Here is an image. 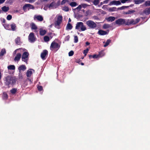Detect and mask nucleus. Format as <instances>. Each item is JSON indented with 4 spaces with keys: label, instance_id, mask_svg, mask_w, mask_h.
Instances as JSON below:
<instances>
[{
    "label": "nucleus",
    "instance_id": "50",
    "mask_svg": "<svg viewBox=\"0 0 150 150\" xmlns=\"http://www.w3.org/2000/svg\"><path fill=\"white\" fill-rule=\"evenodd\" d=\"M70 38V36L69 35H67L66 36L65 38H64V40L65 41H68L69 40Z\"/></svg>",
    "mask_w": 150,
    "mask_h": 150
},
{
    "label": "nucleus",
    "instance_id": "5",
    "mask_svg": "<svg viewBox=\"0 0 150 150\" xmlns=\"http://www.w3.org/2000/svg\"><path fill=\"white\" fill-rule=\"evenodd\" d=\"M75 29L79 31H80V29L81 31H84L86 30V27L84 25L83 23L82 22H77L76 24Z\"/></svg>",
    "mask_w": 150,
    "mask_h": 150
},
{
    "label": "nucleus",
    "instance_id": "52",
    "mask_svg": "<svg viewBox=\"0 0 150 150\" xmlns=\"http://www.w3.org/2000/svg\"><path fill=\"white\" fill-rule=\"evenodd\" d=\"M1 21L2 22V25H3V24H6V21L5 19L4 18H2L1 20Z\"/></svg>",
    "mask_w": 150,
    "mask_h": 150
},
{
    "label": "nucleus",
    "instance_id": "37",
    "mask_svg": "<svg viewBox=\"0 0 150 150\" xmlns=\"http://www.w3.org/2000/svg\"><path fill=\"white\" fill-rule=\"evenodd\" d=\"M135 12V11L134 10H128L127 11L125 12L124 13V14H128L132 13H134Z\"/></svg>",
    "mask_w": 150,
    "mask_h": 150
},
{
    "label": "nucleus",
    "instance_id": "55",
    "mask_svg": "<svg viewBox=\"0 0 150 150\" xmlns=\"http://www.w3.org/2000/svg\"><path fill=\"white\" fill-rule=\"evenodd\" d=\"M68 1V0H63L61 4L62 5L64 4L66 2Z\"/></svg>",
    "mask_w": 150,
    "mask_h": 150
},
{
    "label": "nucleus",
    "instance_id": "23",
    "mask_svg": "<svg viewBox=\"0 0 150 150\" xmlns=\"http://www.w3.org/2000/svg\"><path fill=\"white\" fill-rule=\"evenodd\" d=\"M49 7V8L50 9H53L54 8V6L55 5V3L54 2H52L50 4H47Z\"/></svg>",
    "mask_w": 150,
    "mask_h": 150
},
{
    "label": "nucleus",
    "instance_id": "31",
    "mask_svg": "<svg viewBox=\"0 0 150 150\" xmlns=\"http://www.w3.org/2000/svg\"><path fill=\"white\" fill-rule=\"evenodd\" d=\"M32 71L31 70V69L30 70H28L27 71V72L26 73V76L28 77H30L31 76V75L32 74Z\"/></svg>",
    "mask_w": 150,
    "mask_h": 150
},
{
    "label": "nucleus",
    "instance_id": "25",
    "mask_svg": "<svg viewBox=\"0 0 150 150\" xmlns=\"http://www.w3.org/2000/svg\"><path fill=\"white\" fill-rule=\"evenodd\" d=\"M46 31L45 30H43L42 29H40V34L41 35L43 36L46 33Z\"/></svg>",
    "mask_w": 150,
    "mask_h": 150
},
{
    "label": "nucleus",
    "instance_id": "30",
    "mask_svg": "<svg viewBox=\"0 0 150 150\" xmlns=\"http://www.w3.org/2000/svg\"><path fill=\"white\" fill-rule=\"evenodd\" d=\"M8 96L7 93L6 92H4L3 93L2 98L3 99L6 100L8 98Z\"/></svg>",
    "mask_w": 150,
    "mask_h": 150
},
{
    "label": "nucleus",
    "instance_id": "49",
    "mask_svg": "<svg viewBox=\"0 0 150 150\" xmlns=\"http://www.w3.org/2000/svg\"><path fill=\"white\" fill-rule=\"evenodd\" d=\"M89 50L88 48H87L86 50H84L83 51V53L85 55H86V54L88 53V51Z\"/></svg>",
    "mask_w": 150,
    "mask_h": 150
},
{
    "label": "nucleus",
    "instance_id": "6",
    "mask_svg": "<svg viewBox=\"0 0 150 150\" xmlns=\"http://www.w3.org/2000/svg\"><path fill=\"white\" fill-rule=\"evenodd\" d=\"M62 16L61 15L58 17L57 21L54 22V26L56 28L58 29H60L59 26L62 22Z\"/></svg>",
    "mask_w": 150,
    "mask_h": 150
},
{
    "label": "nucleus",
    "instance_id": "35",
    "mask_svg": "<svg viewBox=\"0 0 150 150\" xmlns=\"http://www.w3.org/2000/svg\"><path fill=\"white\" fill-rule=\"evenodd\" d=\"M100 0H93L92 2L93 4L95 6H97L99 3Z\"/></svg>",
    "mask_w": 150,
    "mask_h": 150
},
{
    "label": "nucleus",
    "instance_id": "36",
    "mask_svg": "<svg viewBox=\"0 0 150 150\" xmlns=\"http://www.w3.org/2000/svg\"><path fill=\"white\" fill-rule=\"evenodd\" d=\"M17 91V89L16 88H12L10 91V92L13 94H15Z\"/></svg>",
    "mask_w": 150,
    "mask_h": 150
},
{
    "label": "nucleus",
    "instance_id": "27",
    "mask_svg": "<svg viewBox=\"0 0 150 150\" xmlns=\"http://www.w3.org/2000/svg\"><path fill=\"white\" fill-rule=\"evenodd\" d=\"M115 19V18L113 16H110L107 19V21L108 22H112L114 21Z\"/></svg>",
    "mask_w": 150,
    "mask_h": 150
},
{
    "label": "nucleus",
    "instance_id": "60",
    "mask_svg": "<svg viewBox=\"0 0 150 150\" xmlns=\"http://www.w3.org/2000/svg\"><path fill=\"white\" fill-rule=\"evenodd\" d=\"M110 0H105L103 1V3H104V4H107Z\"/></svg>",
    "mask_w": 150,
    "mask_h": 150
},
{
    "label": "nucleus",
    "instance_id": "18",
    "mask_svg": "<svg viewBox=\"0 0 150 150\" xmlns=\"http://www.w3.org/2000/svg\"><path fill=\"white\" fill-rule=\"evenodd\" d=\"M108 11L110 12H112L115 11H118V8H117L116 7H112L109 8L107 9Z\"/></svg>",
    "mask_w": 150,
    "mask_h": 150
},
{
    "label": "nucleus",
    "instance_id": "10",
    "mask_svg": "<svg viewBox=\"0 0 150 150\" xmlns=\"http://www.w3.org/2000/svg\"><path fill=\"white\" fill-rule=\"evenodd\" d=\"M48 54V51L46 50H44L41 52L40 57L43 60H45Z\"/></svg>",
    "mask_w": 150,
    "mask_h": 150
},
{
    "label": "nucleus",
    "instance_id": "43",
    "mask_svg": "<svg viewBox=\"0 0 150 150\" xmlns=\"http://www.w3.org/2000/svg\"><path fill=\"white\" fill-rule=\"evenodd\" d=\"M144 4L146 6H150V1H146Z\"/></svg>",
    "mask_w": 150,
    "mask_h": 150
},
{
    "label": "nucleus",
    "instance_id": "28",
    "mask_svg": "<svg viewBox=\"0 0 150 150\" xmlns=\"http://www.w3.org/2000/svg\"><path fill=\"white\" fill-rule=\"evenodd\" d=\"M6 53V50L5 49H2L0 52V56L1 57L3 56Z\"/></svg>",
    "mask_w": 150,
    "mask_h": 150
},
{
    "label": "nucleus",
    "instance_id": "33",
    "mask_svg": "<svg viewBox=\"0 0 150 150\" xmlns=\"http://www.w3.org/2000/svg\"><path fill=\"white\" fill-rule=\"evenodd\" d=\"M2 10L5 12H7L9 9V8L8 7L6 6H4L1 8Z\"/></svg>",
    "mask_w": 150,
    "mask_h": 150
},
{
    "label": "nucleus",
    "instance_id": "24",
    "mask_svg": "<svg viewBox=\"0 0 150 150\" xmlns=\"http://www.w3.org/2000/svg\"><path fill=\"white\" fill-rule=\"evenodd\" d=\"M73 27V26L71 24L69 23H68L67 24L66 29L67 30H71Z\"/></svg>",
    "mask_w": 150,
    "mask_h": 150
},
{
    "label": "nucleus",
    "instance_id": "39",
    "mask_svg": "<svg viewBox=\"0 0 150 150\" xmlns=\"http://www.w3.org/2000/svg\"><path fill=\"white\" fill-rule=\"evenodd\" d=\"M69 5L71 7H75L77 5V3L75 2H71L70 3Z\"/></svg>",
    "mask_w": 150,
    "mask_h": 150
},
{
    "label": "nucleus",
    "instance_id": "62",
    "mask_svg": "<svg viewBox=\"0 0 150 150\" xmlns=\"http://www.w3.org/2000/svg\"><path fill=\"white\" fill-rule=\"evenodd\" d=\"M77 62L79 64H81L82 65H84L83 63L82 62L80 61H79L78 62Z\"/></svg>",
    "mask_w": 150,
    "mask_h": 150
},
{
    "label": "nucleus",
    "instance_id": "29",
    "mask_svg": "<svg viewBox=\"0 0 150 150\" xmlns=\"http://www.w3.org/2000/svg\"><path fill=\"white\" fill-rule=\"evenodd\" d=\"M132 7V6H131V5H130L129 6H123L121 7L118 8V10H123L125 8H129V7Z\"/></svg>",
    "mask_w": 150,
    "mask_h": 150
},
{
    "label": "nucleus",
    "instance_id": "38",
    "mask_svg": "<svg viewBox=\"0 0 150 150\" xmlns=\"http://www.w3.org/2000/svg\"><path fill=\"white\" fill-rule=\"evenodd\" d=\"M111 41V40H110V39H108L107 40L106 42H105V45H104V47H106L108 46L110 43V42Z\"/></svg>",
    "mask_w": 150,
    "mask_h": 150
},
{
    "label": "nucleus",
    "instance_id": "53",
    "mask_svg": "<svg viewBox=\"0 0 150 150\" xmlns=\"http://www.w3.org/2000/svg\"><path fill=\"white\" fill-rule=\"evenodd\" d=\"M36 0H25V1L29 3H33L35 2Z\"/></svg>",
    "mask_w": 150,
    "mask_h": 150
},
{
    "label": "nucleus",
    "instance_id": "13",
    "mask_svg": "<svg viewBox=\"0 0 150 150\" xmlns=\"http://www.w3.org/2000/svg\"><path fill=\"white\" fill-rule=\"evenodd\" d=\"M101 53H99L98 54H95L93 55H90L89 56L90 59H98L103 57V55H101Z\"/></svg>",
    "mask_w": 150,
    "mask_h": 150
},
{
    "label": "nucleus",
    "instance_id": "34",
    "mask_svg": "<svg viewBox=\"0 0 150 150\" xmlns=\"http://www.w3.org/2000/svg\"><path fill=\"white\" fill-rule=\"evenodd\" d=\"M111 27L110 25L109 24H104L103 26V28L104 29H106L110 28Z\"/></svg>",
    "mask_w": 150,
    "mask_h": 150
},
{
    "label": "nucleus",
    "instance_id": "48",
    "mask_svg": "<svg viewBox=\"0 0 150 150\" xmlns=\"http://www.w3.org/2000/svg\"><path fill=\"white\" fill-rule=\"evenodd\" d=\"M74 54V52L73 51L71 50L69 52L68 54L69 56H72Z\"/></svg>",
    "mask_w": 150,
    "mask_h": 150
},
{
    "label": "nucleus",
    "instance_id": "32",
    "mask_svg": "<svg viewBox=\"0 0 150 150\" xmlns=\"http://www.w3.org/2000/svg\"><path fill=\"white\" fill-rule=\"evenodd\" d=\"M31 25V29L36 30L37 28V26L34 23H32Z\"/></svg>",
    "mask_w": 150,
    "mask_h": 150
},
{
    "label": "nucleus",
    "instance_id": "15",
    "mask_svg": "<svg viewBox=\"0 0 150 150\" xmlns=\"http://www.w3.org/2000/svg\"><path fill=\"white\" fill-rule=\"evenodd\" d=\"M121 4V3L120 1L113 0L109 4V5H115L116 6L119 5Z\"/></svg>",
    "mask_w": 150,
    "mask_h": 150
},
{
    "label": "nucleus",
    "instance_id": "4",
    "mask_svg": "<svg viewBox=\"0 0 150 150\" xmlns=\"http://www.w3.org/2000/svg\"><path fill=\"white\" fill-rule=\"evenodd\" d=\"M86 24L88 28L91 29H97V26L96 23L91 20H88L86 21Z\"/></svg>",
    "mask_w": 150,
    "mask_h": 150
},
{
    "label": "nucleus",
    "instance_id": "56",
    "mask_svg": "<svg viewBox=\"0 0 150 150\" xmlns=\"http://www.w3.org/2000/svg\"><path fill=\"white\" fill-rule=\"evenodd\" d=\"M129 0H120V1L121 3L124 4L126 2L129 1Z\"/></svg>",
    "mask_w": 150,
    "mask_h": 150
},
{
    "label": "nucleus",
    "instance_id": "42",
    "mask_svg": "<svg viewBox=\"0 0 150 150\" xmlns=\"http://www.w3.org/2000/svg\"><path fill=\"white\" fill-rule=\"evenodd\" d=\"M44 40L45 42H48L50 40L49 37L47 36H45L44 37Z\"/></svg>",
    "mask_w": 150,
    "mask_h": 150
},
{
    "label": "nucleus",
    "instance_id": "7",
    "mask_svg": "<svg viewBox=\"0 0 150 150\" xmlns=\"http://www.w3.org/2000/svg\"><path fill=\"white\" fill-rule=\"evenodd\" d=\"M34 7L33 5L28 4H25L23 7V10L25 12H26L30 9H34Z\"/></svg>",
    "mask_w": 150,
    "mask_h": 150
},
{
    "label": "nucleus",
    "instance_id": "22",
    "mask_svg": "<svg viewBox=\"0 0 150 150\" xmlns=\"http://www.w3.org/2000/svg\"><path fill=\"white\" fill-rule=\"evenodd\" d=\"M145 0H134V2L135 4H139L144 2Z\"/></svg>",
    "mask_w": 150,
    "mask_h": 150
},
{
    "label": "nucleus",
    "instance_id": "41",
    "mask_svg": "<svg viewBox=\"0 0 150 150\" xmlns=\"http://www.w3.org/2000/svg\"><path fill=\"white\" fill-rule=\"evenodd\" d=\"M18 69L20 71H24L26 69V66H20Z\"/></svg>",
    "mask_w": 150,
    "mask_h": 150
},
{
    "label": "nucleus",
    "instance_id": "51",
    "mask_svg": "<svg viewBox=\"0 0 150 150\" xmlns=\"http://www.w3.org/2000/svg\"><path fill=\"white\" fill-rule=\"evenodd\" d=\"M38 90L39 91H41L43 90V88L42 86H38L37 87Z\"/></svg>",
    "mask_w": 150,
    "mask_h": 150
},
{
    "label": "nucleus",
    "instance_id": "11",
    "mask_svg": "<svg viewBox=\"0 0 150 150\" xmlns=\"http://www.w3.org/2000/svg\"><path fill=\"white\" fill-rule=\"evenodd\" d=\"M21 53L19 52L17 53L14 57V60L15 62H18L21 58Z\"/></svg>",
    "mask_w": 150,
    "mask_h": 150
},
{
    "label": "nucleus",
    "instance_id": "54",
    "mask_svg": "<svg viewBox=\"0 0 150 150\" xmlns=\"http://www.w3.org/2000/svg\"><path fill=\"white\" fill-rule=\"evenodd\" d=\"M48 6L47 4L45 5L43 8V9L45 10H47L48 8H49V7H48Z\"/></svg>",
    "mask_w": 150,
    "mask_h": 150
},
{
    "label": "nucleus",
    "instance_id": "12",
    "mask_svg": "<svg viewBox=\"0 0 150 150\" xmlns=\"http://www.w3.org/2000/svg\"><path fill=\"white\" fill-rule=\"evenodd\" d=\"M34 20L35 21L37 20L39 21H42L43 20V18L41 15H35L34 16Z\"/></svg>",
    "mask_w": 150,
    "mask_h": 150
},
{
    "label": "nucleus",
    "instance_id": "59",
    "mask_svg": "<svg viewBox=\"0 0 150 150\" xmlns=\"http://www.w3.org/2000/svg\"><path fill=\"white\" fill-rule=\"evenodd\" d=\"M140 20V18H137L135 20V21L136 23H138Z\"/></svg>",
    "mask_w": 150,
    "mask_h": 150
},
{
    "label": "nucleus",
    "instance_id": "14",
    "mask_svg": "<svg viewBox=\"0 0 150 150\" xmlns=\"http://www.w3.org/2000/svg\"><path fill=\"white\" fill-rule=\"evenodd\" d=\"M109 30H108L107 31H105L102 30H100L98 31V34L100 35H104L108 34L109 33Z\"/></svg>",
    "mask_w": 150,
    "mask_h": 150
},
{
    "label": "nucleus",
    "instance_id": "16",
    "mask_svg": "<svg viewBox=\"0 0 150 150\" xmlns=\"http://www.w3.org/2000/svg\"><path fill=\"white\" fill-rule=\"evenodd\" d=\"M17 29V26L15 23H12L10 25V30L12 31H16Z\"/></svg>",
    "mask_w": 150,
    "mask_h": 150
},
{
    "label": "nucleus",
    "instance_id": "17",
    "mask_svg": "<svg viewBox=\"0 0 150 150\" xmlns=\"http://www.w3.org/2000/svg\"><path fill=\"white\" fill-rule=\"evenodd\" d=\"M136 23L135 21V20L132 19L131 20H127V25H129L131 24H135Z\"/></svg>",
    "mask_w": 150,
    "mask_h": 150
},
{
    "label": "nucleus",
    "instance_id": "46",
    "mask_svg": "<svg viewBox=\"0 0 150 150\" xmlns=\"http://www.w3.org/2000/svg\"><path fill=\"white\" fill-rule=\"evenodd\" d=\"M8 68L9 70H14L15 68V66H8Z\"/></svg>",
    "mask_w": 150,
    "mask_h": 150
},
{
    "label": "nucleus",
    "instance_id": "63",
    "mask_svg": "<svg viewBox=\"0 0 150 150\" xmlns=\"http://www.w3.org/2000/svg\"><path fill=\"white\" fill-rule=\"evenodd\" d=\"M5 1V0H0V4L3 3Z\"/></svg>",
    "mask_w": 150,
    "mask_h": 150
},
{
    "label": "nucleus",
    "instance_id": "40",
    "mask_svg": "<svg viewBox=\"0 0 150 150\" xmlns=\"http://www.w3.org/2000/svg\"><path fill=\"white\" fill-rule=\"evenodd\" d=\"M62 9L63 10L66 12L68 11L69 10V7L66 6L63 7Z\"/></svg>",
    "mask_w": 150,
    "mask_h": 150
},
{
    "label": "nucleus",
    "instance_id": "57",
    "mask_svg": "<svg viewBox=\"0 0 150 150\" xmlns=\"http://www.w3.org/2000/svg\"><path fill=\"white\" fill-rule=\"evenodd\" d=\"M107 6H108L107 5H103V6L102 8L104 10H106L107 9Z\"/></svg>",
    "mask_w": 150,
    "mask_h": 150
},
{
    "label": "nucleus",
    "instance_id": "3",
    "mask_svg": "<svg viewBox=\"0 0 150 150\" xmlns=\"http://www.w3.org/2000/svg\"><path fill=\"white\" fill-rule=\"evenodd\" d=\"M22 52H23V53L21 56V60L23 62H25L26 64H27L29 60V54L28 50L26 49L25 50L22 51Z\"/></svg>",
    "mask_w": 150,
    "mask_h": 150
},
{
    "label": "nucleus",
    "instance_id": "64",
    "mask_svg": "<svg viewBox=\"0 0 150 150\" xmlns=\"http://www.w3.org/2000/svg\"><path fill=\"white\" fill-rule=\"evenodd\" d=\"M90 44V43L89 42H86V46H87V45H88Z\"/></svg>",
    "mask_w": 150,
    "mask_h": 150
},
{
    "label": "nucleus",
    "instance_id": "19",
    "mask_svg": "<svg viewBox=\"0 0 150 150\" xmlns=\"http://www.w3.org/2000/svg\"><path fill=\"white\" fill-rule=\"evenodd\" d=\"M143 12L146 15L149 14L150 13V7L145 8L143 11Z\"/></svg>",
    "mask_w": 150,
    "mask_h": 150
},
{
    "label": "nucleus",
    "instance_id": "9",
    "mask_svg": "<svg viewBox=\"0 0 150 150\" xmlns=\"http://www.w3.org/2000/svg\"><path fill=\"white\" fill-rule=\"evenodd\" d=\"M115 23L119 25H120L123 24L126 25L127 21L123 18H119L115 21Z\"/></svg>",
    "mask_w": 150,
    "mask_h": 150
},
{
    "label": "nucleus",
    "instance_id": "47",
    "mask_svg": "<svg viewBox=\"0 0 150 150\" xmlns=\"http://www.w3.org/2000/svg\"><path fill=\"white\" fill-rule=\"evenodd\" d=\"M12 16L11 15H8L6 17L8 21L12 19Z\"/></svg>",
    "mask_w": 150,
    "mask_h": 150
},
{
    "label": "nucleus",
    "instance_id": "21",
    "mask_svg": "<svg viewBox=\"0 0 150 150\" xmlns=\"http://www.w3.org/2000/svg\"><path fill=\"white\" fill-rule=\"evenodd\" d=\"M3 26L4 27V28L6 29L9 30H10V25L9 24H3Z\"/></svg>",
    "mask_w": 150,
    "mask_h": 150
},
{
    "label": "nucleus",
    "instance_id": "61",
    "mask_svg": "<svg viewBox=\"0 0 150 150\" xmlns=\"http://www.w3.org/2000/svg\"><path fill=\"white\" fill-rule=\"evenodd\" d=\"M29 23H28L27 22L25 23V24L24 25V26L25 27H27V28H28L29 25Z\"/></svg>",
    "mask_w": 150,
    "mask_h": 150
},
{
    "label": "nucleus",
    "instance_id": "20",
    "mask_svg": "<svg viewBox=\"0 0 150 150\" xmlns=\"http://www.w3.org/2000/svg\"><path fill=\"white\" fill-rule=\"evenodd\" d=\"M25 50V48H21L18 49H17L15 50L13 52V54L14 55V54H16V52L18 51H19V52L21 53L22 52V51H23L24 50Z\"/></svg>",
    "mask_w": 150,
    "mask_h": 150
},
{
    "label": "nucleus",
    "instance_id": "8",
    "mask_svg": "<svg viewBox=\"0 0 150 150\" xmlns=\"http://www.w3.org/2000/svg\"><path fill=\"white\" fill-rule=\"evenodd\" d=\"M28 39L29 41L31 43L34 42L35 41L36 38L33 33L31 32L30 33L28 37Z\"/></svg>",
    "mask_w": 150,
    "mask_h": 150
},
{
    "label": "nucleus",
    "instance_id": "26",
    "mask_svg": "<svg viewBox=\"0 0 150 150\" xmlns=\"http://www.w3.org/2000/svg\"><path fill=\"white\" fill-rule=\"evenodd\" d=\"M16 44L17 45H19L21 44L20 37H18L15 40Z\"/></svg>",
    "mask_w": 150,
    "mask_h": 150
},
{
    "label": "nucleus",
    "instance_id": "44",
    "mask_svg": "<svg viewBox=\"0 0 150 150\" xmlns=\"http://www.w3.org/2000/svg\"><path fill=\"white\" fill-rule=\"evenodd\" d=\"M82 8V6L81 5H79L76 8H75L74 10H77L78 11L80 10Z\"/></svg>",
    "mask_w": 150,
    "mask_h": 150
},
{
    "label": "nucleus",
    "instance_id": "1",
    "mask_svg": "<svg viewBox=\"0 0 150 150\" xmlns=\"http://www.w3.org/2000/svg\"><path fill=\"white\" fill-rule=\"evenodd\" d=\"M17 81V79L15 76H8L5 78L4 82L5 85L9 88L11 86H13L15 84Z\"/></svg>",
    "mask_w": 150,
    "mask_h": 150
},
{
    "label": "nucleus",
    "instance_id": "2",
    "mask_svg": "<svg viewBox=\"0 0 150 150\" xmlns=\"http://www.w3.org/2000/svg\"><path fill=\"white\" fill-rule=\"evenodd\" d=\"M60 44L54 41L51 44L50 49L53 52L55 53L60 49Z\"/></svg>",
    "mask_w": 150,
    "mask_h": 150
},
{
    "label": "nucleus",
    "instance_id": "45",
    "mask_svg": "<svg viewBox=\"0 0 150 150\" xmlns=\"http://www.w3.org/2000/svg\"><path fill=\"white\" fill-rule=\"evenodd\" d=\"M78 41V38L77 36H74V42L77 43Z\"/></svg>",
    "mask_w": 150,
    "mask_h": 150
},
{
    "label": "nucleus",
    "instance_id": "58",
    "mask_svg": "<svg viewBox=\"0 0 150 150\" xmlns=\"http://www.w3.org/2000/svg\"><path fill=\"white\" fill-rule=\"evenodd\" d=\"M82 7H83V8H85L87 7L88 5L86 4H83L81 5Z\"/></svg>",
    "mask_w": 150,
    "mask_h": 150
}]
</instances>
